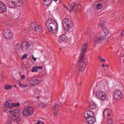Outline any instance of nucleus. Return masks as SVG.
<instances>
[{"instance_id":"f257e3e1","label":"nucleus","mask_w":124,"mask_h":124,"mask_svg":"<svg viewBox=\"0 0 124 124\" xmlns=\"http://www.w3.org/2000/svg\"><path fill=\"white\" fill-rule=\"evenodd\" d=\"M46 27L51 33H57L59 25L57 21L52 19H48L46 22Z\"/></svg>"},{"instance_id":"f03ea898","label":"nucleus","mask_w":124,"mask_h":124,"mask_svg":"<svg viewBox=\"0 0 124 124\" xmlns=\"http://www.w3.org/2000/svg\"><path fill=\"white\" fill-rule=\"evenodd\" d=\"M94 116V113L92 111L88 110L84 113V118L87 124H93L95 123L96 119Z\"/></svg>"},{"instance_id":"7ed1b4c3","label":"nucleus","mask_w":124,"mask_h":124,"mask_svg":"<svg viewBox=\"0 0 124 124\" xmlns=\"http://www.w3.org/2000/svg\"><path fill=\"white\" fill-rule=\"evenodd\" d=\"M103 31L105 34V36L101 35L96 36L95 39V42H96V43H99V44H101V43H102L103 41L105 40L106 38L107 39H109V38H110V37L107 38V37L108 36V35L109 34V31H108L107 28H104L103 29Z\"/></svg>"},{"instance_id":"20e7f679","label":"nucleus","mask_w":124,"mask_h":124,"mask_svg":"<svg viewBox=\"0 0 124 124\" xmlns=\"http://www.w3.org/2000/svg\"><path fill=\"white\" fill-rule=\"evenodd\" d=\"M8 111V112H12L11 115V120L14 121L16 123H19V122H21V118L20 117V116H21V112H20V110L15 109L12 110L9 109Z\"/></svg>"},{"instance_id":"39448f33","label":"nucleus","mask_w":124,"mask_h":124,"mask_svg":"<svg viewBox=\"0 0 124 124\" xmlns=\"http://www.w3.org/2000/svg\"><path fill=\"white\" fill-rule=\"evenodd\" d=\"M20 106V103H14L11 104L9 100L5 102V104L3 106V110L4 112H7L9 110H11L13 107H19Z\"/></svg>"},{"instance_id":"423d86ee","label":"nucleus","mask_w":124,"mask_h":124,"mask_svg":"<svg viewBox=\"0 0 124 124\" xmlns=\"http://www.w3.org/2000/svg\"><path fill=\"white\" fill-rule=\"evenodd\" d=\"M63 28L66 31H69L73 27V21L68 18H65L62 21Z\"/></svg>"},{"instance_id":"0eeeda50","label":"nucleus","mask_w":124,"mask_h":124,"mask_svg":"<svg viewBox=\"0 0 124 124\" xmlns=\"http://www.w3.org/2000/svg\"><path fill=\"white\" fill-rule=\"evenodd\" d=\"M111 110L107 109H105V111H104L103 115L104 117L106 115L107 116V121L105 123V124H113L114 123V121H113V119L112 118H109L110 116H111V114L109 113V112H110Z\"/></svg>"},{"instance_id":"6e6552de","label":"nucleus","mask_w":124,"mask_h":124,"mask_svg":"<svg viewBox=\"0 0 124 124\" xmlns=\"http://www.w3.org/2000/svg\"><path fill=\"white\" fill-rule=\"evenodd\" d=\"M24 4L23 0H12V3H9V6L11 8H13L14 5L15 6H22Z\"/></svg>"},{"instance_id":"1a4fd4ad","label":"nucleus","mask_w":124,"mask_h":124,"mask_svg":"<svg viewBox=\"0 0 124 124\" xmlns=\"http://www.w3.org/2000/svg\"><path fill=\"white\" fill-rule=\"evenodd\" d=\"M34 112V109L32 107H29L26 108H24L23 110V115L26 116V117H30L33 114Z\"/></svg>"},{"instance_id":"9d476101","label":"nucleus","mask_w":124,"mask_h":124,"mask_svg":"<svg viewBox=\"0 0 124 124\" xmlns=\"http://www.w3.org/2000/svg\"><path fill=\"white\" fill-rule=\"evenodd\" d=\"M83 60L84 59H81V57H79V61L78 62V65H77L79 71L80 72L84 71L86 67V63Z\"/></svg>"},{"instance_id":"9b49d317","label":"nucleus","mask_w":124,"mask_h":124,"mask_svg":"<svg viewBox=\"0 0 124 124\" xmlns=\"http://www.w3.org/2000/svg\"><path fill=\"white\" fill-rule=\"evenodd\" d=\"M88 49V44H83L81 49L80 60H85V53L87 52Z\"/></svg>"},{"instance_id":"f8f14e48","label":"nucleus","mask_w":124,"mask_h":124,"mask_svg":"<svg viewBox=\"0 0 124 124\" xmlns=\"http://www.w3.org/2000/svg\"><path fill=\"white\" fill-rule=\"evenodd\" d=\"M3 37L6 39H10L13 37V34L10 30L6 29L3 31Z\"/></svg>"},{"instance_id":"ddd939ff","label":"nucleus","mask_w":124,"mask_h":124,"mask_svg":"<svg viewBox=\"0 0 124 124\" xmlns=\"http://www.w3.org/2000/svg\"><path fill=\"white\" fill-rule=\"evenodd\" d=\"M31 27L33 31H38L39 32H43L42 27L41 26H38L35 24L33 22H31Z\"/></svg>"},{"instance_id":"4468645a","label":"nucleus","mask_w":124,"mask_h":124,"mask_svg":"<svg viewBox=\"0 0 124 124\" xmlns=\"http://www.w3.org/2000/svg\"><path fill=\"white\" fill-rule=\"evenodd\" d=\"M81 6L80 4H76L75 2H73L71 4V6L70 7L69 12H72L73 10H77L78 9H80L81 8Z\"/></svg>"},{"instance_id":"2eb2a0df","label":"nucleus","mask_w":124,"mask_h":124,"mask_svg":"<svg viewBox=\"0 0 124 124\" xmlns=\"http://www.w3.org/2000/svg\"><path fill=\"white\" fill-rule=\"evenodd\" d=\"M31 46V44L27 41L23 42L21 44V50L24 52H26V51H28L29 50V48Z\"/></svg>"},{"instance_id":"dca6fc26","label":"nucleus","mask_w":124,"mask_h":124,"mask_svg":"<svg viewBox=\"0 0 124 124\" xmlns=\"http://www.w3.org/2000/svg\"><path fill=\"white\" fill-rule=\"evenodd\" d=\"M113 96L116 100H121L123 97V93L121 91L116 90L114 93Z\"/></svg>"},{"instance_id":"f3484780","label":"nucleus","mask_w":124,"mask_h":124,"mask_svg":"<svg viewBox=\"0 0 124 124\" xmlns=\"http://www.w3.org/2000/svg\"><path fill=\"white\" fill-rule=\"evenodd\" d=\"M96 97L98 99H100V100H104L106 98V94L105 93H103L101 91H98L96 93Z\"/></svg>"},{"instance_id":"a211bd4d","label":"nucleus","mask_w":124,"mask_h":124,"mask_svg":"<svg viewBox=\"0 0 124 124\" xmlns=\"http://www.w3.org/2000/svg\"><path fill=\"white\" fill-rule=\"evenodd\" d=\"M7 10V9L4 3L0 1V13H4Z\"/></svg>"},{"instance_id":"6ab92c4d","label":"nucleus","mask_w":124,"mask_h":124,"mask_svg":"<svg viewBox=\"0 0 124 124\" xmlns=\"http://www.w3.org/2000/svg\"><path fill=\"white\" fill-rule=\"evenodd\" d=\"M59 108H60V105L57 103H55L54 106L52 107L54 115L57 116V115H58V113H59Z\"/></svg>"},{"instance_id":"aec40b11","label":"nucleus","mask_w":124,"mask_h":124,"mask_svg":"<svg viewBox=\"0 0 124 124\" xmlns=\"http://www.w3.org/2000/svg\"><path fill=\"white\" fill-rule=\"evenodd\" d=\"M60 41H63V42H65L66 40H67V39L66 38V36H65V35H62L60 36L59 38Z\"/></svg>"},{"instance_id":"412c9836","label":"nucleus","mask_w":124,"mask_h":124,"mask_svg":"<svg viewBox=\"0 0 124 124\" xmlns=\"http://www.w3.org/2000/svg\"><path fill=\"white\" fill-rule=\"evenodd\" d=\"M95 108H96V105H95V103L93 102H91L89 106V108L91 110H93V109H95Z\"/></svg>"},{"instance_id":"4be33fe9","label":"nucleus","mask_w":124,"mask_h":124,"mask_svg":"<svg viewBox=\"0 0 124 124\" xmlns=\"http://www.w3.org/2000/svg\"><path fill=\"white\" fill-rule=\"evenodd\" d=\"M44 3L45 5L48 6L52 3V0H44Z\"/></svg>"},{"instance_id":"5701e85b","label":"nucleus","mask_w":124,"mask_h":124,"mask_svg":"<svg viewBox=\"0 0 124 124\" xmlns=\"http://www.w3.org/2000/svg\"><path fill=\"white\" fill-rule=\"evenodd\" d=\"M32 83H34V84L38 85L40 83H41L42 81L41 80L37 79H34L31 80Z\"/></svg>"},{"instance_id":"b1692460","label":"nucleus","mask_w":124,"mask_h":124,"mask_svg":"<svg viewBox=\"0 0 124 124\" xmlns=\"http://www.w3.org/2000/svg\"><path fill=\"white\" fill-rule=\"evenodd\" d=\"M103 7V4L102 3H98L96 5V9H101Z\"/></svg>"},{"instance_id":"393cba45","label":"nucleus","mask_w":124,"mask_h":124,"mask_svg":"<svg viewBox=\"0 0 124 124\" xmlns=\"http://www.w3.org/2000/svg\"><path fill=\"white\" fill-rule=\"evenodd\" d=\"M5 90H11L12 89V86H10L9 85H6L4 87Z\"/></svg>"},{"instance_id":"a878e982","label":"nucleus","mask_w":124,"mask_h":124,"mask_svg":"<svg viewBox=\"0 0 124 124\" xmlns=\"http://www.w3.org/2000/svg\"><path fill=\"white\" fill-rule=\"evenodd\" d=\"M105 25V23H104V21H101L99 23V26L101 28H103Z\"/></svg>"},{"instance_id":"bb28decb","label":"nucleus","mask_w":124,"mask_h":124,"mask_svg":"<svg viewBox=\"0 0 124 124\" xmlns=\"http://www.w3.org/2000/svg\"><path fill=\"white\" fill-rule=\"evenodd\" d=\"M38 67L37 66H36V67H33L32 68V72H37L38 71Z\"/></svg>"},{"instance_id":"cd10ccee","label":"nucleus","mask_w":124,"mask_h":124,"mask_svg":"<svg viewBox=\"0 0 124 124\" xmlns=\"http://www.w3.org/2000/svg\"><path fill=\"white\" fill-rule=\"evenodd\" d=\"M28 58V54L25 53L23 56L21 57V60H24L25 59H27Z\"/></svg>"},{"instance_id":"c85d7f7f","label":"nucleus","mask_w":124,"mask_h":124,"mask_svg":"<svg viewBox=\"0 0 124 124\" xmlns=\"http://www.w3.org/2000/svg\"><path fill=\"white\" fill-rule=\"evenodd\" d=\"M99 60L101 62H105V60L103 58H101V57H99Z\"/></svg>"},{"instance_id":"c756f323","label":"nucleus","mask_w":124,"mask_h":124,"mask_svg":"<svg viewBox=\"0 0 124 124\" xmlns=\"http://www.w3.org/2000/svg\"><path fill=\"white\" fill-rule=\"evenodd\" d=\"M16 49H20V45L19 44V43H17L16 44Z\"/></svg>"},{"instance_id":"7c9ffc66","label":"nucleus","mask_w":124,"mask_h":124,"mask_svg":"<svg viewBox=\"0 0 124 124\" xmlns=\"http://www.w3.org/2000/svg\"><path fill=\"white\" fill-rule=\"evenodd\" d=\"M6 124H12V122L10 120H8L6 122Z\"/></svg>"},{"instance_id":"2f4dec72","label":"nucleus","mask_w":124,"mask_h":124,"mask_svg":"<svg viewBox=\"0 0 124 124\" xmlns=\"http://www.w3.org/2000/svg\"><path fill=\"white\" fill-rule=\"evenodd\" d=\"M20 87H22V88H27L28 87V85H23V84H20Z\"/></svg>"},{"instance_id":"473e14b6","label":"nucleus","mask_w":124,"mask_h":124,"mask_svg":"<svg viewBox=\"0 0 124 124\" xmlns=\"http://www.w3.org/2000/svg\"><path fill=\"white\" fill-rule=\"evenodd\" d=\"M32 60H33L34 62L36 61V59L35 58V57H34V56L32 55Z\"/></svg>"},{"instance_id":"72a5a7b5","label":"nucleus","mask_w":124,"mask_h":124,"mask_svg":"<svg viewBox=\"0 0 124 124\" xmlns=\"http://www.w3.org/2000/svg\"><path fill=\"white\" fill-rule=\"evenodd\" d=\"M37 67L38 69H42V68H43V66H37Z\"/></svg>"},{"instance_id":"f704fd0d","label":"nucleus","mask_w":124,"mask_h":124,"mask_svg":"<svg viewBox=\"0 0 124 124\" xmlns=\"http://www.w3.org/2000/svg\"><path fill=\"white\" fill-rule=\"evenodd\" d=\"M21 80H24L25 79V75H22L21 77Z\"/></svg>"},{"instance_id":"c9c22d12","label":"nucleus","mask_w":124,"mask_h":124,"mask_svg":"<svg viewBox=\"0 0 124 124\" xmlns=\"http://www.w3.org/2000/svg\"><path fill=\"white\" fill-rule=\"evenodd\" d=\"M36 124H43V123H42L40 121H37V123Z\"/></svg>"},{"instance_id":"e433bc0d","label":"nucleus","mask_w":124,"mask_h":124,"mask_svg":"<svg viewBox=\"0 0 124 124\" xmlns=\"http://www.w3.org/2000/svg\"><path fill=\"white\" fill-rule=\"evenodd\" d=\"M31 87L34 86H36V85L34 83V84H31Z\"/></svg>"},{"instance_id":"4c0bfd02","label":"nucleus","mask_w":124,"mask_h":124,"mask_svg":"<svg viewBox=\"0 0 124 124\" xmlns=\"http://www.w3.org/2000/svg\"><path fill=\"white\" fill-rule=\"evenodd\" d=\"M102 67H105V64H102Z\"/></svg>"},{"instance_id":"58836bf2","label":"nucleus","mask_w":124,"mask_h":124,"mask_svg":"<svg viewBox=\"0 0 124 124\" xmlns=\"http://www.w3.org/2000/svg\"><path fill=\"white\" fill-rule=\"evenodd\" d=\"M64 7H66V9H67V10H69L68 7H67L66 6H65V5H64Z\"/></svg>"},{"instance_id":"ea45409f","label":"nucleus","mask_w":124,"mask_h":124,"mask_svg":"<svg viewBox=\"0 0 124 124\" xmlns=\"http://www.w3.org/2000/svg\"><path fill=\"white\" fill-rule=\"evenodd\" d=\"M54 1H57L58 0H53Z\"/></svg>"},{"instance_id":"a19ab883","label":"nucleus","mask_w":124,"mask_h":124,"mask_svg":"<svg viewBox=\"0 0 124 124\" xmlns=\"http://www.w3.org/2000/svg\"><path fill=\"white\" fill-rule=\"evenodd\" d=\"M37 98L38 99V98H39V96H37Z\"/></svg>"},{"instance_id":"79ce46f5","label":"nucleus","mask_w":124,"mask_h":124,"mask_svg":"<svg viewBox=\"0 0 124 124\" xmlns=\"http://www.w3.org/2000/svg\"><path fill=\"white\" fill-rule=\"evenodd\" d=\"M106 66H107V67H108V65H107Z\"/></svg>"},{"instance_id":"37998d69","label":"nucleus","mask_w":124,"mask_h":124,"mask_svg":"<svg viewBox=\"0 0 124 124\" xmlns=\"http://www.w3.org/2000/svg\"><path fill=\"white\" fill-rule=\"evenodd\" d=\"M79 85H81V83H79Z\"/></svg>"},{"instance_id":"c03bdc74","label":"nucleus","mask_w":124,"mask_h":124,"mask_svg":"<svg viewBox=\"0 0 124 124\" xmlns=\"http://www.w3.org/2000/svg\"><path fill=\"white\" fill-rule=\"evenodd\" d=\"M60 50H62V48H60Z\"/></svg>"},{"instance_id":"a18cd8bd","label":"nucleus","mask_w":124,"mask_h":124,"mask_svg":"<svg viewBox=\"0 0 124 124\" xmlns=\"http://www.w3.org/2000/svg\"><path fill=\"white\" fill-rule=\"evenodd\" d=\"M28 62H29V60H28Z\"/></svg>"}]
</instances>
